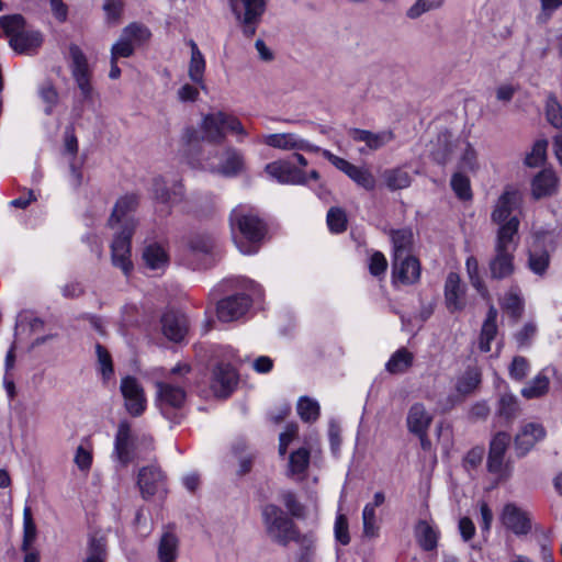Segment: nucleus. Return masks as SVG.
Masks as SVG:
<instances>
[{
  "label": "nucleus",
  "mask_w": 562,
  "mask_h": 562,
  "mask_svg": "<svg viewBox=\"0 0 562 562\" xmlns=\"http://www.w3.org/2000/svg\"><path fill=\"white\" fill-rule=\"evenodd\" d=\"M138 204L137 196L127 194L117 200L109 218V226L115 228L119 225V231L115 233L111 244V259L114 267L120 268L125 276L132 269L131 261V238L137 226V222L130 213L133 212Z\"/></svg>",
  "instance_id": "obj_1"
},
{
  "label": "nucleus",
  "mask_w": 562,
  "mask_h": 562,
  "mask_svg": "<svg viewBox=\"0 0 562 562\" xmlns=\"http://www.w3.org/2000/svg\"><path fill=\"white\" fill-rule=\"evenodd\" d=\"M190 372V364L178 363L169 371L165 380L155 383L157 406L166 418L175 423H179V419L178 414H173V412L180 411L186 403Z\"/></svg>",
  "instance_id": "obj_2"
},
{
  "label": "nucleus",
  "mask_w": 562,
  "mask_h": 562,
  "mask_svg": "<svg viewBox=\"0 0 562 562\" xmlns=\"http://www.w3.org/2000/svg\"><path fill=\"white\" fill-rule=\"evenodd\" d=\"M233 239L239 251L252 255L258 251L267 227L259 215L247 205H238L231 212Z\"/></svg>",
  "instance_id": "obj_3"
},
{
  "label": "nucleus",
  "mask_w": 562,
  "mask_h": 562,
  "mask_svg": "<svg viewBox=\"0 0 562 562\" xmlns=\"http://www.w3.org/2000/svg\"><path fill=\"white\" fill-rule=\"evenodd\" d=\"M518 227L519 220L514 217L498 228L494 247L495 254L488 262L491 279L504 280L515 272Z\"/></svg>",
  "instance_id": "obj_4"
},
{
  "label": "nucleus",
  "mask_w": 562,
  "mask_h": 562,
  "mask_svg": "<svg viewBox=\"0 0 562 562\" xmlns=\"http://www.w3.org/2000/svg\"><path fill=\"white\" fill-rule=\"evenodd\" d=\"M202 139L213 144H221L225 139V132H232L238 135L241 140L247 136L241 122L234 115L222 111L211 112L202 119L201 125Z\"/></svg>",
  "instance_id": "obj_5"
},
{
  "label": "nucleus",
  "mask_w": 562,
  "mask_h": 562,
  "mask_svg": "<svg viewBox=\"0 0 562 562\" xmlns=\"http://www.w3.org/2000/svg\"><path fill=\"white\" fill-rule=\"evenodd\" d=\"M261 515L266 531L272 541L288 546L296 539L297 530L293 520L279 506L267 504L262 507Z\"/></svg>",
  "instance_id": "obj_6"
},
{
  "label": "nucleus",
  "mask_w": 562,
  "mask_h": 562,
  "mask_svg": "<svg viewBox=\"0 0 562 562\" xmlns=\"http://www.w3.org/2000/svg\"><path fill=\"white\" fill-rule=\"evenodd\" d=\"M229 8L246 37L256 34L267 9L266 0H228Z\"/></svg>",
  "instance_id": "obj_7"
},
{
  "label": "nucleus",
  "mask_w": 562,
  "mask_h": 562,
  "mask_svg": "<svg viewBox=\"0 0 562 562\" xmlns=\"http://www.w3.org/2000/svg\"><path fill=\"white\" fill-rule=\"evenodd\" d=\"M512 438L505 431L497 432L490 445L487 469L497 476L498 481H506L512 476L513 464L505 459L507 448Z\"/></svg>",
  "instance_id": "obj_8"
},
{
  "label": "nucleus",
  "mask_w": 562,
  "mask_h": 562,
  "mask_svg": "<svg viewBox=\"0 0 562 562\" xmlns=\"http://www.w3.org/2000/svg\"><path fill=\"white\" fill-rule=\"evenodd\" d=\"M69 56L71 59V75L80 90L83 101H91L93 95V88L90 82L91 74L88 60L81 48L71 44L69 46Z\"/></svg>",
  "instance_id": "obj_9"
},
{
  "label": "nucleus",
  "mask_w": 562,
  "mask_h": 562,
  "mask_svg": "<svg viewBox=\"0 0 562 562\" xmlns=\"http://www.w3.org/2000/svg\"><path fill=\"white\" fill-rule=\"evenodd\" d=\"M121 393L124 397V405L126 411L132 416H140L147 405L145 392L140 383L134 376H125L121 380Z\"/></svg>",
  "instance_id": "obj_10"
},
{
  "label": "nucleus",
  "mask_w": 562,
  "mask_h": 562,
  "mask_svg": "<svg viewBox=\"0 0 562 562\" xmlns=\"http://www.w3.org/2000/svg\"><path fill=\"white\" fill-rule=\"evenodd\" d=\"M547 432L542 424L536 422L525 423L515 436L514 446L518 457L526 456Z\"/></svg>",
  "instance_id": "obj_11"
},
{
  "label": "nucleus",
  "mask_w": 562,
  "mask_h": 562,
  "mask_svg": "<svg viewBox=\"0 0 562 562\" xmlns=\"http://www.w3.org/2000/svg\"><path fill=\"white\" fill-rule=\"evenodd\" d=\"M499 519L505 528L517 536L527 535L531 529V521L528 513L515 503H507L504 505Z\"/></svg>",
  "instance_id": "obj_12"
},
{
  "label": "nucleus",
  "mask_w": 562,
  "mask_h": 562,
  "mask_svg": "<svg viewBox=\"0 0 562 562\" xmlns=\"http://www.w3.org/2000/svg\"><path fill=\"white\" fill-rule=\"evenodd\" d=\"M392 278L394 283L414 284L420 278L419 260L413 255L392 258Z\"/></svg>",
  "instance_id": "obj_13"
},
{
  "label": "nucleus",
  "mask_w": 562,
  "mask_h": 562,
  "mask_svg": "<svg viewBox=\"0 0 562 562\" xmlns=\"http://www.w3.org/2000/svg\"><path fill=\"white\" fill-rule=\"evenodd\" d=\"M238 382L236 370L228 363H218L212 372L211 389L218 397H227Z\"/></svg>",
  "instance_id": "obj_14"
},
{
  "label": "nucleus",
  "mask_w": 562,
  "mask_h": 562,
  "mask_svg": "<svg viewBox=\"0 0 562 562\" xmlns=\"http://www.w3.org/2000/svg\"><path fill=\"white\" fill-rule=\"evenodd\" d=\"M266 172L283 184H305L307 182L306 173L286 160L268 164Z\"/></svg>",
  "instance_id": "obj_15"
},
{
  "label": "nucleus",
  "mask_w": 562,
  "mask_h": 562,
  "mask_svg": "<svg viewBox=\"0 0 562 562\" xmlns=\"http://www.w3.org/2000/svg\"><path fill=\"white\" fill-rule=\"evenodd\" d=\"M522 198L519 191L514 189H506L496 201L492 212V221L499 224V227L507 223L510 218L516 217L512 215L514 211L520 207Z\"/></svg>",
  "instance_id": "obj_16"
},
{
  "label": "nucleus",
  "mask_w": 562,
  "mask_h": 562,
  "mask_svg": "<svg viewBox=\"0 0 562 562\" xmlns=\"http://www.w3.org/2000/svg\"><path fill=\"white\" fill-rule=\"evenodd\" d=\"M262 143L282 150L317 151L319 148L294 133H276L262 136Z\"/></svg>",
  "instance_id": "obj_17"
},
{
  "label": "nucleus",
  "mask_w": 562,
  "mask_h": 562,
  "mask_svg": "<svg viewBox=\"0 0 562 562\" xmlns=\"http://www.w3.org/2000/svg\"><path fill=\"white\" fill-rule=\"evenodd\" d=\"M135 439L131 425L123 420L119 424L114 441V454L117 461L126 467L133 460Z\"/></svg>",
  "instance_id": "obj_18"
},
{
  "label": "nucleus",
  "mask_w": 562,
  "mask_h": 562,
  "mask_svg": "<svg viewBox=\"0 0 562 562\" xmlns=\"http://www.w3.org/2000/svg\"><path fill=\"white\" fill-rule=\"evenodd\" d=\"M250 306V299L245 294L228 296L217 303L216 314L222 322H233L243 316Z\"/></svg>",
  "instance_id": "obj_19"
},
{
  "label": "nucleus",
  "mask_w": 562,
  "mask_h": 562,
  "mask_svg": "<svg viewBox=\"0 0 562 562\" xmlns=\"http://www.w3.org/2000/svg\"><path fill=\"white\" fill-rule=\"evenodd\" d=\"M137 484L144 498H149L165 487V475L160 469L150 465L138 472Z\"/></svg>",
  "instance_id": "obj_20"
},
{
  "label": "nucleus",
  "mask_w": 562,
  "mask_h": 562,
  "mask_svg": "<svg viewBox=\"0 0 562 562\" xmlns=\"http://www.w3.org/2000/svg\"><path fill=\"white\" fill-rule=\"evenodd\" d=\"M432 418V415L426 409L424 404L414 403L407 413V429L415 436H423L425 432H428Z\"/></svg>",
  "instance_id": "obj_21"
},
{
  "label": "nucleus",
  "mask_w": 562,
  "mask_h": 562,
  "mask_svg": "<svg viewBox=\"0 0 562 562\" xmlns=\"http://www.w3.org/2000/svg\"><path fill=\"white\" fill-rule=\"evenodd\" d=\"M164 335L171 341H181L188 331V321L183 314L167 312L161 318Z\"/></svg>",
  "instance_id": "obj_22"
},
{
  "label": "nucleus",
  "mask_w": 562,
  "mask_h": 562,
  "mask_svg": "<svg viewBox=\"0 0 562 562\" xmlns=\"http://www.w3.org/2000/svg\"><path fill=\"white\" fill-rule=\"evenodd\" d=\"M445 301L450 312L461 311L464 307V289L456 272H450L446 279Z\"/></svg>",
  "instance_id": "obj_23"
},
{
  "label": "nucleus",
  "mask_w": 562,
  "mask_h": 562,
  "mask_svg": "<svg viewBox=\"0 0 562 562\" xmlns=\"http://www.w3.org/2000/svg\"><path fill=\"white\" fill-rule=\"evenodd\" d=\"M462 139L456 138L450 132L445 131L438 134L436 146L432 149L434 159L441 165L451 160L453 153L459 149Z\"/></svg>",
  "instance_id": "obj_24"
},
{
  "label": "nucleus",
  "mask_w": 562,
  "mask_h": 562,
  "mask_svg": "<svg viewBox=\"0 0 562 562\" xmlns=\"http://www.w3.org/2000/svg\"><path fill=\"white\" fill-rule=\"evenodd\" d=\"M153 194L161 203L176 204L182 200L183 188L180 182H173L168 187L164 178H155L153 181Z\"/></svg>",
  "instance_id": "obj_25"
},
{
  "label": "nucleus",
  "mask_w": 562,
  "mask_h": 562,
  "mask_svg": "<svg viewBox=\"0 0 562 562\" xmlns=\"http://www.w3.org/2000/svg\"><path fill=\"white\" fill-rule=\"evenodd\" d=\"M42 34L33 30H24L9 40L12 49L19 54H31L42 45Z\"/></svg>",
  "instance_id": "obj_26"
},
{
  "label": "nucleus",
  "mask_w": 562,
  "mask_h": 562,
  "mask_svg": "<svg viewBox=\"0 0 562 562\" xmlns=\"http://www.w3.org/2000/svg\"><path fill=\"white\" fill-rule=\"evenodd\" d=\"M531 187L535 199L552 195L558 189V178L555 172L550 169L540 171L533 178Z\"/></svg>",
  "instance_id": "obj_27"
},
{
  "label": "nucleus",
  "mask_w": 562,
  "mask_h": 562,
  "mask_svg": "<svg viewBox=\"0 0 562 562\" xmlns=\"http://www.w3.org/2000/svg\"><path fill=\"white\" fill-rule=\"evenodd\" d=\"M495 414L497 418L503 419L506 424H512L520 414V405L517 396L509 392L501 394Z\"/></svg>",
  "instance_id": "obj_28"
},
{
  "label": "nucleus",
  "mask_w": 562,
  "mask_h": 562,
  "mask_svg": "<svg viewBox=\"0 0 562 562\" xmlns=\"http://www.w3.org/2000/svg\"><path fill=\"white\" fill-rule=\"evenodd\" d=\"M350 135L356 142H363L367 146L376 150L393 139V133L391 131H383L379 133H372L366 130L355 128L350 131Z\"/></svg>",
  "instance_id": "obj_29"
},
{
  "label": "nucleus",
  "mask_w": 562,
  "mask_h": 562,
  "mask_svg": "<svg viewBox=\"0 0 562 562\" xmlns=\"http://www.w3.org/2000/svg\"><path fill=\"white\" fill-rule=\"evenodd\" d=\"M108 559V541L100 532L89 536L86 557L82 562H105Z\"/></svg>",
  "instance_id": "obj_30"
},
{
  "label": "nucleus",
  "mask_w": 562,
  "mask_h": 562,
  "mask_svg": "<svg viewBox=\"0 0 562 562\" xmlns=\"http://www.w3.org/2000/svg\"><path fill=\"white\" fill-rule=\"evenodd\" d=\"M391 241L393 245V258H400L412 255L414 245V234L409 228L392 231Z\"/></svg>",
  "instance_id": "obj_31"
},
{
  "label": "nucleus",
  "mask_w": 562,
  "mask_h": 562,
  "mask_svg": "<svg viewBox=\"0 0 562 562\" xmlns=\"http://www.w3.org/2000/svg\"><path fill=\"white\" fill-rule=\"evenodd\" d=\"M244 169V157L234 148H227L217 171L226 177L238 175Z\"/></svg>",
  "instance_id": "obj_32"
},
{
  "label": "nucleus",
  "mask_w": 562,
  "mask_h": 562,
  "mask_svg": "<svg viewBox=\"0 0 562 562\" xmlns=\"http://www.w3.org/2000/svg\"><path fill=\"white\" fill-rule=\"evenodd\" d=\"M546 372L547 369L541 370L526 386L521 389L520 393L525 398H538L548 393L550 380Z\"/></svg>",
  "instance_id": "obj_33"
},
{
  "label": "nucleus",
  "mask_w": 562,
  "mask_h": 562,
  "mask_svg": "<svg viewBox=\"0 0 562 562\" xmlns=\"http://www.w3.org/2000/svg\"><path fill=\"white\" fill-rule=\"evenodd\" d=\"M414 361V355L406 348L396 350L385 364L387 372L392 374H401L406 372Z\"/></svg>",
  "instance_id": "obj_34"
},
{
  "label": "nucleus",
  "mask_w": 562,
  "mask_h": 562,
  "mask_svg": "<svg viewBox=\"0 0 562 562\" xmlns=\"http://www.w3.org/2000/svg\"><path fill=\"white\" fill-rule=\"evenodd\" d=\"M382 180L387 189L395 191L408 188L412 182V177L403 168H392L384 170Z\"/></svg>",
  "instance_id": "obj_35"
},
{
  "label": "nucleus",
  "mask_w": 562,
  "mask_h": 562,
  "mask_svg": "<svg viewBox=\"0 0 562 562\" xmlns=\"http://www.w3.org/2000/svg\"><path fill=\"white\" fill-rule=\"evenodd\" d=\"M481 383V372L475 367L468 368L456 382V390L461 395L474 392Z\"/></svg>",
  "instance_id": "obj_36"
},
{
  "label": "nucleus",
  "mask_w": 562,
  "mask_h": 562,
  "mask_svg": "<svg viewBox=\"0 0 562 562\" xmlns=\"http://www.w3.org/2000/svg\"><path fill=\"white\" fill-rule=\"evenodd\" d=\"M179 540L171 531L162 533L158 544V559L160 562L176 561L178 557Z\"/></svg>",
  "instance_id": "obj_37"
},
{
  "label": "nucleus",
  "mask_w": 562,
  "mask_h": 562,
  "mask_svg": "<svg viewBox=\"0 0 562 562\" xmlns=\"http://www.w3.org/2000/svg\"><path fill=\"white\" fill-rule=\"evenodd\" d=\"M121 36L133 47H136L146 43L150 38L151 32L143 24L131 23L122 30Z\"/></svg>",
  "instance_id": "obj_38"
},
{
  "label": "nucleus",
  "mask_w": 562,
  "mask_h": 562,
  "mask_svg": "<svg viewBox=\"0 0 562 562\" xmlns=\"http://www.w3.org/2000/svg\"><path fill=\"white\" fill-rule=\"evenodd\" d=\"M191 58L189 64V77L195 83L203 82V74L205 70V60L194 41H190Z\"/></svg>",
  "instance_id": "obj_39"
},
{
  "label": "nucleus",
  "mask_w": 562,
  "mask_h": 562,
  "mask_svg": "<svg viewBox=\"0 0 562 562\" xmlns=\"http://www.w3.org/2000/svg\"><path fill=\"white\" fill-rule=\"evenodd\" d=\"M310 463V451L305 448H299L293 451L289 458L288 475L300 476L305 473Z\"/></svg>",
  "instance_id": "obj_40"
},
{
  "label": "nucleus",
  "mask_w": 562,
  "mask_h": 562,
  "mask_svg": "<svg viewBox=\"0 0 562 562\" xmlns=\"http://www.w3.org/2000/svg\"><path fill=\"white\" fill-rule=\"evenodd\" d=\"M146 266L153 270L164 268L168 262L165 249L158 244L148 245L143 251Z\"/></svg>",
  "instance_id": "obj_41"
},
{
  "label": "nucleus",
  "mask_w": 562,
  "mask_h": 562,
  "mask_svg": "<svg viewBox=\"0 0 562 562\" xmlns=\"http://www.w3.org/2000/svg\"><path fill=\"white\" fill-rule=\"evenodd\" d=\"M465 270L470 283L472 286L483 296L486 297L488 295L487 288L480 274V266L477 259L471 255L465 260Z\"/></svg>",
  "instance_id": "obj_42"
},
{
  "label": "nucleus",
  "mask_w": 562,
  "mask_h": 562,
  "mask_svg": "<svg viewBox=\"0 0 562 562\" xmlns=\"http://www.w3.org/2000/svg\"><path fill=\"white\" fill-rule=\"evenodd\" d=\"M418 543L426 551H431L437 547L438 532L427 521L422 520L416 527Z\"/></svg>",
  "instance_id": "obj_43"
},
{
  "label": "nucleus",
  "mask_w": 562,
  "mask_h": 562,
  "mask_svg": "<svg viewBox=\"0 0 562 562\" xmlns=\"http://www.w3.org/2000/svg\"><path fill=\"white\" fill-rule=\"evenodd\" d=\"M292 541L297 542L299 544V553L296 561L297 562H312L315 552V543L316 538L313 533L300 535L297 532L296 539Z\"/></svg>",
  "instance_id": "obj_44"
},
{
  "label": "nucleus",
  "mask_w": 562,
  "mask_h": 562,
  "mask_svg": "<svg viewBox=\"0 0 562 562\" xmlns=\"http://www.w3.org/2000/svg\"><path fill=\"white\" fill-rule=\"evenodd\" d=\"M459 150L461 151L459 167L469 171H476L479 169L477 153L474 147L465 139L459 143Z\"/></svg>",
  "instance_id": "obj_45"
},
{
  "label": "nucleus",
  "mask_w": 562,
  "mask_h": 562,
  "mask_svg": "<svg viewBox=\"0 0 562 562\" xmlns=\"http://www.w3.org/2000/svg\"><path fill=\"white\" fill-rule=\"evenodd\" d=\"M297 414L306 423L315 422L319 416V405L315 400L302 396L297 402Z\"/></svg>",
  "instance_id": "obj_46"
},
{
  "label": "nucleus",
  "mask_w": 562,
  "mask_h": 562,
  "mask_svg": "<svg viewBox=\"0 0 562 562\" xmlns=\"http://www.w3.org/2000/svg\"><path fill=\"white\" fill-rule=\"evenodd\" d=\"M347 176L368 191H372L375 188V178L366 168L353 165Z\"/></svg>",
  "instance_id": "obj_47"
},
{
  "label": "nucleus",
  "mask_w": 562,
  "mask_h": 562,
  "mask_svg": "<svg viewBox=\"0 0 562 562\" xmlns=\"http://www.w3.org/2000/svg\"><path fill=\"white\" fill-rule=\"evenodd\" d=\"M486 16L492 22H501L509 15L508 4L501 0H490L483 8Z\"/></svg>",
  "instance_id": "obj_48"
},
{
  "label": "nucleus",
  "mask_w": 562,
  "mask_h": 562,
  "mask_svg": "<svg viewBox=\"0 0 562 562\" xmlns=\"http://www.w3.org/2000/svg\"><path fill=\"white\" fill-rule=\"evenodd\" d=\"M0 25L4 33L12 38L25 30V20L21 14L4 15L0 18Z\"/></svg>",
  "instance_id": "obj_49"
},
{
  "label": "nucleus",
  "mask_w": 562,
  "mask_h": 562,
  "mask_svg": "<svg viewBox=\"0 0 562 562\" xmlns=\"http://www.w3.org/2000/svg\"><path fill=\"white\" fill-rule=\"evenodd\" d=\"M547 148H548V140H546V139L537 140L533 144L531 151L527 154V156L525 158V164L528 167H532V168L540 166L546 160Z\"/></svg>",
  "instance_id": "obj_50"
},
{
  "label": "nucleus",
  "mask_w": 562,
  "mask_h": 562,
  "mask_svg": "<svg viewBox=\"0 0 562 562\" xmlns=\"http://www.w3.org/2000/svg\"><path fill=\"white\" fill-rule=\"evenodd\" d=\"M362 525L363 535L368 538H375L379 536V524L375 516V510L371 506H364L362 510Z\"/></svg>",
  "instance_id": "obj_51"
},
{
  "label": "nucleus",
  "mask_w": 562,
  "mask_h": 562,
  "mask_svg": "<svg viewBox=\"0 0 562 562\" xmlns=\"http://www.w3.org/2000/svg\"><path fill=\"white\" fill-rule=\"evenodd\" d=\"M546 116L555 128H562V105L555 97L550 95L546 103Z\"/></svg>",
  "instance_id": "obj_52"
},
{
  "label": "nucleus",
  "mask_w": 562,
  "mask_h": 562,
  "mask_svg": "<svg viewBox=\"0 0 562 562\" xmlns=\"http://www.w3.org/2000/svg\"><path fill=\"white\" fill-rule=\"evenodd\" d=\"M451 188L458 198L469 200L472 196L470 180L461 172L453 173L451 178Z\"/></svg>",
  "instance_id": "obj_53"
},
{
  "label": "nucleus",
  "mask_w": 562,
  "mask_h": 562,
  "mask_svg": "<svg viewBox=\"0 0 562 562\" xmlns=\"http://www.w3.org/2000/svg\"><path fill=\"white\" fill-rule=\"evenodd\" d=\"M23 532L24 537L22 548L26 551L36 538V526L33 521L32 513L29 507H25L23 512Z\"/></svg>",
  "instance_id": "obj_54"
},
{
  "label": "nucleus",
  "mask_w": 562,
  "mask_h": 562,
  "mask_svg": "<svg viewBox=\"0 0 562 562\" xmlns=\"http://www.w3.org/2000/svg\"><path fill=\"white\" fill-rule=\"evenodd\" d=\"M502 307L513 317L519 318L524 310V302L518 293L509 291L502 301Z\"/></svg>",
  "instance_id": "obj_55"
},
{
  "label": "nucleus",
  "mask_w": 562,
  "mask_h": 562,
  "mask_svg": "<svg viewBox=\"0 0 562 562\" xmlns=\"http://www.w3.org/2000/svg\"><path fill=\"white\" fill-rule=\"evenodd\" d=\"M327 225L334 233H341L346 229L347 217L339 207H331L327 213Z\"/></svg>",
  "instance_id": "obj_56"
},
{
  "label": "nucleus",
  "mask_w": 562,
  "mask_h": 562,
  "mask_svg": "<svg viewBox=\"0 0 562 562\" xmlns=\"http://www.w3.org/2000/svg\"><path fill=\"white\" fill-rule=\"evenodd\" d=\"M530 370L529 361L521 356L514 357L509 368V376L516 381H521L527 376Z\"/></svg>",
  "instance_id": "obj_57"
},
{
  "label": "nucleus",
  "mask_w": 562,
  "mask_h": 562,
  "mask_svg": "<svg viewBox=\"0 0 562 562\" xmlns=\"http://www.w3.org/2000/svg\"><path fill=\"white\" fill-rule=\"evenodd\" d=\"M95 353L101 374L104 380H108L113 374V363L109 351L100 344L95 345Z\"/></svg>",
  "instance_id": "obj_58"
},
{
  "label": "nucleus",
  "mask_w": 562,
  "mask_h": 562,
  "mask_svg": "<svg viewBox=\"0 0 562 562\" xmlns=\"http://www.w3.org/2000/svg\"><path fill=\"white\" fill-rule=\"evenodd\" d=\"M41 99L46 103L45 114L50 115L54 105L58 101V92L49 82L43 83L38 89Z\"/></svg>",
  "instance_id": "obj_59"
},
{
  "label": "nucleus",
  "mask_w": 562,
  "mask_h": 562,
  "mask_svg": "<svg viewBox=\"0 0 562 562\" xmlns=\"http://www.w3.org/2000/svg\"><path fill=\"white\" fill-rule=\"evenodd\" d=\"M443 1L445 0H417L416 3L408 9L407 16L416 19L425 12L441 7Z\"/></svg>",
  "instance_id": "obj_60"
},
{
  "label": "nucleus",
  "mask_w": 562,
  "mask_h": 562,
  "mask_svg": "<svg viewBox=\"0 0 562 562\" xmlns=\"http://www.w3.org/2000/svg\"><path fill=\"white\" fill-rule=\"evenodd\" d=\"M280 501L284 505V507L288 509L291 516L293 517H301L304 513L303 505L296 499V496L294 493L290 491H284L280 494Z\"/></svg>",
  "instance_id": "obj_61"
},
{
  "label": "nucleus",
  "mask_w": 562,
  "mask_h": 562,
  "mask_svg": "<svg viewBox=\"0 0 562 562\" xmlns=\"http://www.w3.org/2000/svg\"><path fill=\"white\" fill-rule=\"evenodd\" d=\"M549 265V255L547 251L532 250L529 256V267L537 273L542 274Z\"/></svg>",
  "instance_id": "obj_62"
},
{
  "label": "nucleus",
  "mask_w": 562,
  "mask_h": 562,
  "mask_svg": "<svg viewBox=\"0 0 562 562\" xmlns=\"http://www.w3.org/2000/svg\"><path fill=\"white\" fill-rule=\"evenodd\" d=\"M102 8L108 23L119 22L123 11V2L121 0H104Z\"/></svg>",
  "instance_id": "obj_63"
},
{
  "label": "nucleus",
  "mask_w": 562,
  "mask_h": 562,
  "mask_svg": "<svg viewBox=\"0 0 562 562\" xmlns=\"http://www.w3.org/2000/svg\"><path fill=\"white\" fill-rule=\"evenodd\" d=\"M496 319H497V310L493 305H491L487 311L486 318L481 328V333L483 334V336L495 339L496 334H497Z\"/></svg>",
  "instance_id": "obj_64"
}]
</instances>
